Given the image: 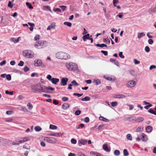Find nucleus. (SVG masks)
Wrapping results in <instances>:
<instances>
[{
	"mask_svg": "<svg viewBox=\"0 0 156 156\" xmlns=\"http://www.w3.org/2000/svg\"><path fill=\"white\" fill-rule=\"evenodd\" d=\"M32 90L35 92H42L45 93H50L51 90H54L55 89L50 86L46 87L44 86H41L40 83H38L35 85H32L31 86Z\"/></svg>",
	"mask_w": 156,
	"mask_h": 156,
	"instance_id": "f257e3e1",
	"label": "nucleus"
},
{
	"mask_svg": "<svg viewBox=\"0 0 156 156\" xmlns=\"http://www.w3.org/2000/svg\"><path fill=\"white\" fill-rule=\"evenodd\" d=\"M55 57L58 59L66 60L70 58V55L62 51L56 53Z\"/></svg>",
	"mask_w": 156,
	"mask_h": 156,
	"instance_id": "f03ea898",
	"label": "nucleus"
},
{
	"mask_svg": "<svg viewBox=\"0 0 156 156\" xmlns=\"http://www.w3.org/2000/svg\"><path fill=\"white\" fill-rule=\"evenodd\" d=\"M47 42L46 41H40L34 44V47L37 49H41L47 46Z\"/></svg>",
	"mask_w": 156,
	"mask_h": 156,
	"instance_id": "7ed1b4c3",
	"label": "nucleus"
},
{
	"mask_svg": "<svg viewBox=\"0 0 156 156\" xmlns=\"http://www.w3.org/2000/svg\"><path fill=\"white\" fill-rule=\"evenodd\" d=\"M66 68L70 70L75 71L77 69V65L74 63L70 62L66 64Z\"/></svg>",
	"mask_w": 156,
	"mask_h": 156,
	"instance_id": "20e7f679",
	"label": "nucleus"
},
{
	"mask_svg": "<svg viewBox=\"0 0 156 156\" xmlns=\"http://www.w3.org/2000/svg\"><path fill=\"white\" fill-rule=\"evenodd\" d=\"M23 56L27 58H32L34 56V54L32 53L30 50H25L23 52Z\"/></svg>",
	"mask_w": 156,
	"mask_h": 156,
	"instance_id": "39448f33",
	"label": "nucleus"
},
{
	"mask_svg": "<svg viewBox=\"0 0 156 156\" xmlns=\"http://www.w3.org/2000/svg\"><path fill=\"white\" fill-rule=\"evenodd\" d=\"M34 65L35 66H40L42 68H44L45 67V65L42 64V61L40 59H35L34 60Z\"/></svg>",
	"mask_w": 156,
	"mask_h": 156,
	"instance_id": "423d86ee",
	"label": "nucleus"
},
{
	"mask_svg": "<svg viewBox=\"0 0 156 156\" xmlns=\"http://www.w3.org/2000/svg\"><path fill=\"white\" fill-rule=\"evenodd\" d=\"M136 84V83L133 80H130L127 83V86L130 88L134 87Z\"/></svg>",
	"mask_w": 156,
	"mask_h": 156,
	"instance_id": "0eeeda50",
	"label": "nucleus"
},
{
	"mask_svg": "<svg viewBox=\"0 0 156 156\" xmlns=\"http://www.w3.org/2000/svg\"><path fill=\"white\" fill-rule=\"evenodd\" d=\"M68 81V79L66 77H63L61 79L60 85L62 86H65L67 84V82Z\"/></svg>",
	"mask_w": 156,
	"mask_h": 156,
	"instance_id": "6e6552de",
	"label": "nucleus"
},
{
	"mask_svg": "<svg viewBox=\"0 0 156 156\" xmlns=\"http://www.w3.org/2000/svg\"><path fill=\"white\" fill-rule=\"evenodd\" d=\"M89 34H88L85 35H83V36L82 38L84 41H86L87 39L91 40V43L93 42V39L92 38L89 37Z\"/></svg>",
	"mask_w": 156,
	"mask_h": 156,
	"instance_id": "1a4fd4ad",
	"label": "nucleus"
},
{
	"mask_svg": "<svg viewBox=\"0 0 156 156\" xmlns=\"http://www.w3.org/2000/svg\"><path fill=\"white\" fill-rule=\"evenodd\" d=\"M45 140L49 143L53 144L54 143L55 139L54 137H46Z\"/></svg>",
	"mask_w": 156,
	"mask_h": 156,
	"instance_id": "9d476101",
	"label": "nucleus"
},
{
	"mask_svg": "<svg viewBox=\"0 0 156 156\" xmlns=\"http://www.w3.org/2000/svg\"><path fill=\"white\" fill-rule=\"evenodd\" d=\"M87 140L85 139H81L79 140L78 142V144L80 146L82 145H85L87 143Z\"/></svg>",
	"mask_w": 156,
	"mask_h": 156,
	"instance_id": "9b49d317",
	"label": "nucleus"
},
{
	"mask_svg": "<svg viewBox=\"0 0 156 156\" xmlns=\"http://www.w3.org/2000/svg\"><path fill=\"white\" fill-rule=\"evenodd\" d=\"M103 149L107 152H109L110 151V148H108L107 144H104L103 145Z\"/></svg>",
	"mask_w": 156,
	"mask_h": 156,
	"instance_id": "f8f14e48",
	"label": "nucleus"
},
{
	"mask_svg": "<svg viewBox=\"0 0 156 156\" xmlns=\"http://www.w3.org/2000/svg\"><path fill=\"white\" fill-rule=\"evenodd\" d=\"M59 80L58 78H52L51 81V82L54 84H56L59 82Z\"/></svg>",
	"mask_w": 156,
	"mask_h": 156,
	"instance_id": "ddd939ff",
	"label": "nucleus"
},
{
	"mask_svg": "<svg viewBox=\"0 0 156 156\" xmlns=\"http://www.w3.org/2000/svg\"><path fill=\"white\" fill-rule=\"evenodd\" d=\"M69 107V105L67 103H65L62 104V108L64 110H66L68 109Z\"/></svg>",
	"mask_w": 156,
	"mask_h": 156,
	"instance_id": "4468645a",
	"label": "nucleus"
},
{
	"mask_svg": "<svg viewBox=\"0 0 156 156\" xmlns=\"http://www.w3.org/2000/svg\"><path fill=\"white\" fill-rule=\"evenodd\" d=\"M141 135L142 136L141 139L142 141L145 142L146 141L148 140V138L147 135L144 133H142Z\"/></svg>",
	"mask_w": 156,
	"mask_h": 156,
	"instance_id": "2eb2a0df",
	"label": "nucleus"
},
{
	"mask_svg": "<svg viewBox=\"0 0 156 156\" xmlns=\"http://www.w3.org/2000/svg\"><path fill=\"white\" fill-rule=\"evenodd\" d=\"M144 119L142 117H138L137 119L136 118L135 121L136 122H140L143 121Z\"/></svg>",
	"mask_w": 156,
	"mask_h": 156,
	"instance_id": "dca6fc26",
	"label": "nucleus"
},
{
	"mask_svg": "<svg viewBox=\"0 0 156 156\" xmlns=\"http://www.w3.org/2000/svg\"><path fill=\"white\" fill-rule=\"evenodd\" d=\"M153 129V128L151 126H148L146 128V131L147 133H151Z\"/></svg>",
	"mask_w": 156,
	"mask_h": 156,
	"instance_id": "f3484780",
	"label": "nucleus"
},
{
	"mask_svg": "<svg viewBox=\"0 0 156 156\" xmlns=\"http://www.w3.org/2000/svg\"><path fill=\"white\" fill-rule=\"evenodd\" d=\"M20 38V37H19L17 39H16L15 38H12L10 39L11 41L14 42V43H16L19 42V39Z\"/></svg>",
	"mask_w": 156,
	"mask_h": 156,
	"instance_id": "a211bd4d",
	"label": "nucleus"
},
{
	"mask_svg": "<svg viewBox=\"0 0 156 156\" xmlns=\"http://www.w3.org/2000/svg\"><path fill=\"white\" fill-rule=\"evenodd\" d=\"M110 61L112 62H113L117 66H118V64H119V62L117 60H116L115 59H114L113 58H110Z\"/></svg>",
	"mask_w": 156,
	"mask_h": 156,
	"instance_id": "6ab92c4d",
	"label": "nucleus"
},
{
	"mask_svg": "<svg viewBox=\"0 0 156 156\" xmlns=\"http://www.w3.org/2000/svg\"><path fill=\"white\" fill-rule=\"evenodd\" d=\"M90 154H92L96 156H102V155L100 153H98L96 152L91 151L90 152Z\"/></svg>",
	"mask_w": 156,
	"mask_h": 156,
	"instance_id": "aec40b11",
	"label": "nucleus"
},
{
	"mask_svg": "<svg viewBox=\"0 0 156 156\" xmlns=\"http://www.w3.org/2000/svg\"><path fill=\"white\" fill-rule=\"evenodd\" d=\"M95 45H96V46H97V47H101V48H103L104 47H107V46L106 44H95Z\"/></svg>",
	"mask_w": 156,
	"mask_h": 156,
	"instance_id": "412c9836",
	"label": "nucleus"
},
{
	"mask_svg": "<svg viewBox=\"0 0 156 156\" xmlns=\"http://www.w3.org/2000/svg\"><path fill=\"white\" fill-rule=\"evenodd\" d=\"M60 133H51L50 134V136H55L58 137H60Z\"/></svg>",
	"mask_w": 156,
	"mask_h": 156,
	"instance_id": "4be33fe9",
	"label": "nucleus"
},
{
	"mask_svg": "<svg viewBox=\"0 0 156 156\" xmlns=\"http://www.w3.org/2000/svg\"><path fill=\"white\" fill-rule=\"evenodd\" d=\"M99 119L104 122H108L109 121V120L106 118L104 117L103 116H101L99 117Z\"/></svg>",
	"mask_w": 156,
	"mask_h": 156,
	"instance_id": "5701e85b",
	"label": "nucleus"
},
{
	"mask_svg": "<svg viewBox=\"0 0 156 156\" xmlns=\"http://www.w3.org/2000/svg\"><path fill=\"white\" fill-rule=\"evenodd\" d=\"M55 25L51 23L50 25H49L47 28V30H50L52 28L55 29Z\"/></svg>",
	"mask_w": 156,
	"mask_h": 156,
	"instance_id": "b1692460",
	"label": "nucleus"
},
{
	"mask_svg": "<svg viewBox=\"0 0 156 156\" xmlns=\"http://www.w3.org/2000/svg\"><path fill=\"white\" fill-rule=\"evenodd\" d=\"M90 100V98L89 97L86 96L81 99L83 101H88Z\"/></svg>",
	"mask_w": 156,
	"mask_h": 156,
	"instance_id": "393cba45",
	"label": "nucleus"
},
{
	"mask_svg": "<svg viewBox=\"0 0 156 156\" xmlns=\"http://www.w3.org/2000/svg\"><path fill=\"white\" fill-rule=\"evenodd\" d=\"M71 84H72V86H77L79 85V84L77 83L76 81L75 80H73L71 82Z\"/></svg>",
	"mask_w": 156,
	"mask_h": 156,
	"instance_id": "a878e982",
	"label": "nucleus"
},
{
	"mask_svg": "<svg viewBox=\"0 0 156 156\" xmlns=\"http://www.w3.org/2000/svg\"><path fill=\"white\" fill-rule=\"evenodd\" d=\"M145 35V34H144L143 32L142 33H139L138 34L137 37L138 38L140 39L143 36H144Z\"/></svg>",
	"mask_w": 156,
	"mask_h": 156,
	"instance_id": "bb28decb",
	"label": "nucleus"
},
{
	"mask_svg": "<svg viewBox=\"0 0 156 156\" xmlns=\"http://www.w3.org/2000/svg\"><path fill=\"white\" fill-rule=\"evenodd\" d=\"M104 42L109 44L110 43V40L108 38H104L103 39Z\"/></svg>",
	"mask_w": 156,
	"mask_h": 156,
	"instance_id": "cd10ccee",
	"label": "nucleus"
},
{
	"mask_svg": "<svg viewBox=\"0 0 156 156\" xmlns=\"http://www.w3.org/2000/svg\"><path fill=\"white\" fill-rule=\"evenodd\" d=\"M136 117L135 116H133L131 117H127L126 118V120L129 119V121L131 122L132 120H134L136 119Z\"/></svg>",
	"mask_w": 156,
	"mask_h": 156,
	"instance_id": "c85d7f7f",
	"label": "nucleus"
},
{
	"mask_svg": "<svg viewBox=\"0 0 156 156\" xmlns=\"http://www.w3.org/2000/svg\"><path fill=\"white\" fill-rule=\"evenodd\" d=\"M49 128L50 129H57V127L55 125L51 124L50 125Z\"/></svg>",
	"mask_w": 156,
	"mask_h": 156,
	"instance_id": "c756f323",
	"label": "nucleus"
},
{
	"mask_svg": "<svg viewBox=\"0 0 156 156\" xmlns=\"http://www.w3.org/2000/svg\"><path fill=\"white\" fill-rule=\"evenodd\" d=\"M64 25H66L69 27H70L72 26V23L69 22H65L64 23Z\"/></svg>",
	"mask_w": 156,
	"mask_h": 156,
	"instance_id": "7c9ffc66",
	"label": "nucleus"
},
{
	"mask_svg": "<svg viewBox=\"0 0 156 156\" xmlns=\"http://www.w3.org/2000/svg\"><path fill=\"white\" fill-rule=\"evenodd\" d=\"M143 128H144L143 127H142L141 126H140L136 128V131L137 132H139L142 131L143 129Z\"/></svg>",
	"mask_w": 156,
	"mask_h": 156,
	"instance_id": "2f4dec72",
	"label": "nucleus"
},
{
	"mask_svg": "<svg viewBox=\"0 0 156 156\" xmlns=\"http://www.w3.org/2000/svg\"><path fill=\"white\" fill-rule=\"evenodd\" d=\"M120 152L119 150H115L114 151V154L116 156H119L120 155Z\"/></svg>",
	"mask_w": 156,
	"mask_h": 156,
	"instance_id": "473e14b6",
	"label": "nucleus"
},
{
	"mask_svg": "<svg viewBox=\"0 0 156 156\" xmlns=\"http://www.w3.org/2000/svg\"><path fill=\"white\" fill-rule=\"evenodd\" d=\"M123 154L124 156H128L129 155L127 149H125L123 150Z\"/></svg>",
	"mask_w": 156,
	"mask_h": 156,
	"instance_id": "72a5a7b5",
	"label": "nucleus"
},
{
	"mask_svg": "<svg viewBox=\"0 0 156 156\" xmlns=\"http://www.w3.org/2000/svg\"><path fill=\"white\" fill-rule=\"evenodd\" d=\"M35 130L37 132H39L42 129L39 126H36L34 128Z\"/></svg>",
	"mask_w": 156,
	"mask_h": 156,
	"instance_id": "f704fd0d",
	"label": "nucleus"
},
{
	"mask_svg": "<svg viewBox=\"0 0 156 156\" xmlns=\"http://www.w3.org/2000/svg\"><path fill=\"white\" fill-rule=\"evenodd\" d=\"M126 138L128 140H132V136L130 134H127L126 136Z\"/></svg>",
	"mask_w": 156,
	"mask_h": 156,
	"instance_id": "c9c22d12",
	"label": "nucleus"
},
{
	"mask_svg": "<svg viewBox=\"0 0 156 156\" xmlns=\"http://www.w3.org/2000/svg\"><path fill=\"white\" fill-rule=\"evenodd\" d=\"M116 80V78L114 76H110L109 81H114Z\"/></svg>",
	"mask_w": 156,
	"mask_h": 156,
	"instance_id": "e433bc0d",
	"label": "nucleus"
},
{
	"mask_svg": "<svg viewBox=\"0 0 156 156\" xmlns=\"http://www.w3.org/2000/svg\"><path fill=\"white\" fill-rule=\"evenodd\" d=\"M26 4L29 9H32L33 8V7L31 5L29 2H27Z\"/></svg>",
	"mask_w": 156,
	"mask_h": 156,
	"instance_id": "4c0bfd02",
	"label": "nucleus"
},
{
	"mask_svg": "<svg viewBox=\"0 0 156 156\" xmlns=\"http://www.w3.org/2000/svg\"><path fill=\"white\" fill-rule=\"evenodd\" d=\"M143 103H144V104L145 105H147V106H148L149 107H151L152 106V105L151 104H150V103L148 102H147L145 101H143Z\"/></svg>",
	"mask_w": 156,
	"mask_h": 156,
	"instance_id": "58836bf2",
	"label": "nucleus"
},
{
	"mask_svg": "<svg viewBox=\"0 0 156 156\" xmlns=\"http://www.w3.org/2000/svg\"><path fill=\"white\" fill-rule=\"evenodd\" d=\"M118 103L117 101H113L111 103V105L112 106L114 107L117 106Z\"/></svg>",
	"mask_w": 156,
	"mask_h": 156,
	"instance_id": "ea45409f",
	"label": "nucleus"
},
{
	"mask_svg": "<svg viewBox=\"0 0 156 156\" xmlns=\"http://www.w3.org/2000/svg\"><path fill=\"white\" fill-rule=\"evenodd\" d=\"M22 139H23V142L28 141L30 140V138L28 137H24L22 138Z\"/></svg>",
	"mask_w": 156,
	"mask_h": 156,
	"instance_id": "a19ab883",
	"label": "nucleus"
},
{
	"mask_svg": "<svg viewBox=\"0 0 156 156\" xmlns=\"http://www.w3.org/2000/svg\"><path fill=\"white\" fill-rule=\"evenodd\" d=\"M118 98H125L126 96L123 94H118Z\"/></svg>",
	"mask_w": 156,
	"mask_h": 156,
	"instance_id": "79ce46f5",
	"label": "nucleus"
},
{
	"mask_svg": "<svg viewBox=\"0 0 156 156\" xmlns=\"http://www.w3.org/2000/svg\"><path fill=\"white\" fill-rule=\"evenodd\" d=\"M27 106L28 107L29 109H31L33 108V106L30 103H28L27 105Z\"/></svg>",
	"mask_w": 156,
	"mask_h": 156,
	"instance_id": "37998d69",
	"label": "nucleus"
},
{
	"mask_svg": "<svg viewBox=\"0 0 156 156\" xmlns=\"http://www.w3.org/2000/svg\"><path fill=\"white\" fill-rule=\"evenodd\" d=\"M83 94V93L82 94H79L77 93H74L73 94V95L75 96H77L78 97H80Z\"/></svg>",
	"mask_w": 156,
	"mask_h": 156,
	"instance_id": "c03bdc74",
	"label": "nucleus"
},
{
	"mask_svg": "<svg viewBox=\"0 0 156 156\" xmlns=\"http://www.w3.org/2000/svg\"><path fill=\"white\" fill-rule=\"evenodd\" d=\"M5 93L6 94H9L10 95H12L13 94V92L12 91H9L8 90H5Z\"/></svg>",
	"mask_w": 156,
	"mask_h": 156,
	"instance_id": "a18cd8bd",
	"label": "nucleus"
},
{
	"mask_svg": "<svg viewBox=\"0 0 156 156\" xmlns=\"http://www.w3.org/2000/svg\"><path fill=\"white\" fill-rule=\"evenodd\" d=\"M6 77L7 80L9 81L11 80V76L10 74L7 75Z\"/></svg>",
	"mask_w": 156,
	"mask_h": 156,
	"instance_id": "49530a36",
	"label": "nucleus"
},
{
	"mask_svg": "<svg viewBox=\"0 0 156 156\" xmlns=\"http://www.w3.org/2000/svg\"><path fill=\"white\" fill-rule=\"evenodd\" d=\"M81 111L80 110H77L75 112V115H78L81 113Z\"/></svg>",
	"mask_w": 156,
	"mask_h": 156,
	"instance_id": "de8ad7c7",
	"label": "nucleus"
},
{
	"mask_svg": "<svg viewBox=\"0 0 156 156\" xmlns=\"http://www.w3.org/2000/svg\"><path fill=\"white\" fill-rule=\"evenodd\" d=\"M23 148L27 150H29L30 148V146L29 145H24L23 146Z\"/></svg>",
	"mask_w": 156,
	"mask_h": 156,
	"instance_id": "09e8293b",
	"label": "nucleus"
},
{
	"mask_svg": "<svg viewBox=\"0 0 156 156\" xmlns=\"http://www.w3.org/2000/svg\"><path fill=\"white\" fill-rule=\"evenodd\" d=\"M119 55L120 57L122 58H124L125 57L123 55V52H120L119 53Z\"/></svg>",
	"mask_w": 156,
	"mask_h": 156,
	"instance_id": "8fccbe9b",
	"label": "nucleus"
},
{
	"mask_svg": "<svg viewBox=\"0 0 156 156\" xmlns=\"http://www.w3.org/2000/svg\"><path fill=\"white\" fill-rule=\"evenodd\" d=\"M46 78L49 81H51L52 79L51 76L50 75H47Z\"/></svg>",
	"mask_w": 156,
	"mask_h": 156,
	"instance_id": "3c124183",
	"label": "nucleus"
},
{
	"mask_svg": "<svg viewBox=\"0 0 156 156\" xmlns=\"http://www.w3.org/2000/svg\"><path fill=\"white\" fill-rule=\"evenodd\" d=\"M94 82L96 83V85H98L101 83V81L99 80H95Z\"/></svg>",
	"mask_w": 156,
	"mask_h": 156,
	"instance_id": "603ef678",
	"label": "nucleus"
},
{
	"mask_svg": "<svg viewBox=\"0 0 156 156\" xmlns=\"http://www.w3.org/2000/svg\"><path fill=\"white\" fill-rule=\"evenodd\" d=\"M45 8L47 9V10L51 12H52V11L50 9V7L49 6H44Z\"/></svg>",
	"mask_w": 156,
	"mask_h": 156,
	"instance_id": "864d4df0",
	"label": "nucleus"
},
{
	"mask_svg": "<svg viewBox=\"0 0 156 156\" xmlns=\"http://www.w3.org/2000/svg\"><path fill=\"white\" fill-rule=\"evenodd\" d=\"M145 50L146 52H148L150 51V48L148 46H146L145 48Z\"/></svg>",
	"mask_w": 156,
	"mask_h": 156,
	"instance_id": "5fc2aeb1",
	"label": "nucleus"
},
{
	"mask_svg": "<svg viewBox=\"0 0 156 156\" xmlns=\"http://www.w3.org/2000/svg\"><path fill=\"white\" fill-rule=\"evenodd\" d=\"M148 112L154 115L155 113V111L152 108H150L148 110Z\"/></svg>",
	"mask_w": 156,
	"mask_h": 156,
	"instance_id": "6e6d98bb",
	"label": "nucleus"
},
{
	"mask_svg": "<svg viewBox=\"0 0 156 156\" xmlns=\"http://www.w3.org/2000/svg\"><path fill=\"white\" fill-rule=\"evenodd\" d=\"M122 14H123L122 13H119L118 15L116 16V17L118 16L120 18L122 19L123 18Z\"/></svg>",
	"mask_w": 156,
	"mask_h": 156,
	"instance_id": "4d7b16f0",
	"label": "nucleus"
},
{
	"mask_svg": "<svg viewBox=\"0 0 156 156\" xmlns=\"http://www.w3.org/2000/svg\"><path fill=\"white\" fill-rule=\"evenodd\" d=\"M101 52L105 56H107L108 55V52L107 51L101 50Z\"/></svg>",
	"mask_w": 156,
	"mask_h": 156,
	"instance_id": "13d9d810",
	"label": "nucleus"
},
{
	"mask_svg": "<svg viewBox=\"0 0 156 156\" xmlns=\"http://www.w3.org/2000/svg\"><path fill=\"white\" fill-rule=\"evenodd\" d=\"M71 141L72 143L74 144H76L77 142L76 140L74 138L72 139Z\"/></svg>",
	"mask_w": 156,
	"mask_h": 156,
	"instance_id": "bf43d9fd",
	"label": "nucleus"
},
{
	"mask_svg": "<svg viewBox=\"0 0 156 156\" xmlns=\"http://www.w3.org/2000/svg\"><path fill=\"white\" fill-rule=\"evenodd\" d=\"M29 70V68L27 66H25L24 68V71L25 72H27Z\"/></svg>",
	"mask_w": 156,
	"mask_h": 156,
	"instance_id": "052dcab7",
	"label": "nucleus"
},
{
	"mask_svg": "<svg viewBox=\"0 0 156 156\" xmlns=\"http://www.w3.org/2000/svg\"><path fill=\"white\" fill-rule=\"evenodd\" d=\"M89 121H90V119H89V117H86L84 118V121L85 122H86V123H88L89 122Z\"/></svg>",
	"mask_w": 156,
	"mask_h": 156,
	"instance_id": "680f3d73",
	"label": "nucleus"
},
{
	"mask_svg": "<svg viewBox=\"0 0 156 156\" xmlns=\"http://www.w3.org/2000/svg\"><path fill=\"white\" fill-rule=\"evenodd\" d=\"M14 72L16 73H19L20 74H21V72L20 70L17 69H14Z\"/></svg>",
	"mask_w": 156,
	"mask_h": 156,
	"instance_id": "e2e57ef3",
	"label": "nucleus"
},
{
	"mask_svg": "<svg viewBox=\"0 0 156 156\" xmlns=\"http://www.w3.org/2000/svg\"><path fill=\"white\" fill-rule=\"evenodd\" d=\"M62 99L63 101H68L69 99V98L67 97H64L62 98Z\"/></svg>",
	"mask_w": 156,
	"mask_h": 156,
	"instance_id": "0e129e2a",
	"label": "nucleus"
},
{
	"mask_svg": "<svg viewBox=\"0 0 156 156\" xmlns=\"http://www.w3.org/2000/svg\"><path fill=\"white\" fill-rule=\"evenodd\" d=\"M24 64V62L22 61H20L18 63V65L20 66H23Z\"/></svg>",
	"mask_w": 156,
	"mask_h": 156,
	"instance_id": "69168bd1",
	"label": "nucleus"
},
{
	"mask_svg": "<svg viewBox=\"0 0 156 156\" xmlns=\"http://www.w3.org/2000/svg\"><path fill=\"white\" fill-rule=\"evenodd\" d=\"M13 113V112L11 111H7L6 112V114L8 115H11Z\"/></svg>",
	"mask_w": 156,
	"mask_h": 156,
	"instance_id": "338daca9",
	"label": "nucleus"
},
{
	"mask_svg": "<svg viewBox=\"0 0 156 156\" xmlns=\"http://www.w3.org/2000/svg\"><path fill=\"white\" fill-rule=\"evenodd\" d=\"M40 38V36L38 35H36L34 37V40L36 41H37L39 40Z\"/></svg>",
	"mask_w": 156,
	"mask_h": 156,
	"instance_id": "774afa93",
	"label": "nucleus"
}]
</instances>
